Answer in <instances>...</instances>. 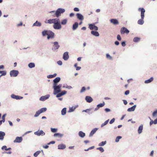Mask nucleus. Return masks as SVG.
Here are the masks:
<instances>
[{"mask_svg": "<svg viewBox=\"0 0 157 157\" xmlns=\"http://www.w3.org/2000/svg\"><path fill=\"white\" fill-rule=\"evenodd\" d=\"M62 86L61 84L53 85L52 88L54 90L53 93L54 95H56L61 92V88Z\"/></svg>", "mask_w": 157, "mask_h": 157, "instance_id": "f257e3e1", "label": "nucleus"}, {"mask_svg": "<svg viewBox=\"0 0 157 157\" xmlns=\"http://www.w3.org/2000/svg\"><path fill=\"white\" fill-rule=\"evenodd\" d=\"M141 10V19H139L137 22L138 24L142 25H143L144 22V21L143 20V19H144V13L145 12V10L143 8H139V10L140 11V10Z\"/></svg>", "mask_w": 157, "mask_h": 157, "instance_id": "f03ea898", "label": "nucleus"}, {"mask_svg": "<svg viewBox=\"0 0 157 157\" xmlns=\"http://www.w3.org/2000/svg\"><path fill=\"white\" fill-rule=\"evenodd\" d=\"M53 27L55 29H60L61 28L62 26L60 23L59 19L56 23H55L53 25Z\"/></svg>", "mask_w": 157, "mask_h": 157, "instance_id": "7ed1b4c3", "label": "nucleus"}, {"mask_svg": "<svg viewBox=\"0 0 157 157\" xmlns=\"http://www.w3.org/2000/svg\"><path fill=\"white\" fill-rule=\"evenodd\" d=\"M65 10L64 9L59 8L56 10V17H58L61 15V14L64 13Z\"/></svg>", "mask_w": 157, "mask_h": 157, "instance_id": "20e7f679", "label": "nucleus"}, {"mask_svg": "<svg viewBox=\"0 0 157 157\" xmlns=\"http://www.w3.org/2000/svg\"><path fill=\"white\" fill-rule=\"evenodd\" d=\"M19 74V71L17 70H12L10 72V75L11 77H16Z\"/></svg>", "mask_w": 157, "mask_h": 157, "instance_id": "39448f33", "label": "nucleus"}, {"mask_svg": "<svg viewBox=\"0 0 157 157\" xmlns=\"http://www.w3.org/2000/svg\"><path fill=\"white\" fill-rule=\"evenodd\" d=\"M53 44L54 45L53 46L52 49L53 51H56L59 48L60 46L57 42H55Z\"/></svg>", "mask_w": 157, "mask_h": 157, "instance_id": "423d86ee", "label": "nucleus"}, {"mask_svg": "<svg viewBox=\"0 0 157 157\" xmlns=\"http://www.w3.org/2000/svg\"><path fill=\"white\" fill-rule=\"evenodd\" d=\"M34 134L37 136H43L45 134V132L42 130L38 131L35 132H34Z\"/></svg>", "mask_w": 157, "mask_h": 157, "instance_id": "0eeeda50", "label": "nucleus"}, {"mask_svg": "<svg viewBox=\"0 0 157 157\" xmlns=\"http://www.w3.org/2000/svg\"><path fill=\"white\" fill-rule=\"evenodd\" d=\"M89 28L91 30L94 29L95 30L97 31L98 30V28L93 24H89Z\"/></svg>", "mask_w": 157, "mask_h": 157, "instance_id": "6e6552de", "label": "nucleus"}, {"mask_svg": "<svg viewBox=\"0 0 157 157\" xmlns=\"http://www.w3.org/2000/svg\"><path fill=\"white\" fill-rule=\"evenodd\" d=\"M55 33L51 31H49V33L47 35V39L48 40L50 38H54V37Z\"/></svg>", "mask_w": 157, "mask_h": 157, "instance_id": "1a4fd4ad", "label": "nucleus"}, {"mask_svg": "<svg viewBox=\"0 0 157 157\" xmlns=\"http://www.w3.org/2000/svg\"><path fill=\"white\" fill-rule=\"evenodd\" d=\"M59 19L58 18L49 19L47 21V23L50 24L53 23L54 24Z\"/></svg>", "mask_w": 157, "mask_h": 157, "instance_id": "9d476101", "label": "nucleus"}, {"mask_svg": "<svg viewBox=\"0 0 157 157\" xmlns=\"http://www.w3.org/2000/svg\"><path fill=\"white\" fill-rule=\"evenodd\" d=\"M121 34L124 33L128 34L129 33V31L125 27H123L121 29Z\"/></svg>", "mask_w": 157, "mask_h": 157, "instance_id": "9b49d317", "label": "nucleus"}, {"mask_svg": "<svg viewBox=\"0 0 157 157\" xmlns=\"http://www.w3.org/2000/svg\"><path fill=\"white\" fill-rule=\"evenodd\" d=\"M11 97L16 100L21 99L23 98V97L18 95H16L14 94H12L10 95Z\"/></svg>", "mask_w": 157, "mask_h": 157, "instance_id": "f8f14e48", "label": "nucleus"}, {"mask_svg": "<svg viewBox=\"0 0 157 157\" xmlns=\"http://www.w3.org/2000/svg\"><path fill=\"white\" fill-rule=\"evenodd\" d=\"M23 140V139L22 137H18L17 136L16 137L15 139L14 140V143H21Z\"/></svg>", "mask_w": 157, "mask_h": 157, "instance_id": "ddd939ff", "label": "nucleus"}, {"mask_svg": "<svg viewBox=\"0 0 157 157\" xmlns=\"http://www.w3.org/2000/svg\"><path fill=\"white\" fill-rule=\"evenodd\" d=\"M49 94H47L45 96H42L40 98V100L42 101H44L48 99L50 97Z\"/></svg>", "mask_w": 157, "mask_h": 157, "instance_id": "4468645a", "label": "nucleus"}, {"mask_svg": "<svg viewBox=\"0 0 157 157\" xmlns=\"http://www.w3.org/2000/svg\"><path fill=\"white\" fill-rule=\"evenodd\" d=\"M105 105V102L104 101H103L102 103L98 104L97 105V107L95 109L94 111H96L98 110L99 108L103 107Z\"/></svg>", "mask_w": 157, "mask_h": 157, "instance_id": "2eb2a0df", "label": "nucleus"}, {"mask_svg": "<svg viewBox=\"0 0 157 157\" xmlns=\"http://www.w3.org/2000/svg\"><path fill=\"white\" fill-rule=\"evenodd\" d=\"M69 58L68 53L67 52H64L63 55V59L64 60H67Z\"/></svg>", "mask_w": 157, "mask_h": 157, "instance_id": "dca6fc26", "label": "nucleus"}, {"mask_svg": "<svg viewBox=\"0 0 157 157\" xmlns=\"http://www.w3.org/2000/svg\"><path fill=\"white\" fill-rule=\"evenodd\" d=\"M60 79L61 78L59 77H57L56 78L53 80V85L58 84V83L60 81Z\"/></svg>", "mask_w": 157, "mask_h": 157, "instance_id": "f3484780", "label": "nucleus"}, {"mask_svg": "<svg viewBox=\"0 0 157 157\" xmlns=\"http://www.w3.org/2000/svg\"><path fill=\"white\" fill-rule=\"evenodd\" d=\"M78 105H77L75 106H73L71 107H70L69 108V110L68 111V112L69 113H70L74 111L75 109L78 107Z\"/></svg>", "mask_w": 157, "mask_h": 157, "instance_id": "a211bd4d", "label": "nucleus"}, {"mask_svg": "<svg viewBox=\"0 0 157 157\" xmlns=\"http://www.w3.org/2000/svg\"><path fill=\"white\" fill-rule=\"evenodd\" d=\"M85 99L86 101L88 103H90L93 101V98L90 96H86L85 97Z\"/></svg>", "mask_w": 157, "mask_h": 157, "instance_id": "6ab92c4d", "label": "nucleus"}, {"mask_svg": "<svg viewBox=\"0 0 157 157\" xmlns=\"http://www.w3.org/2000/svg\"><path fill=\"white\" fill-rule=\"evenodd\" d=\"M77 17L78 19L80 20H82L84 19L83 16L80 13H77L76 14Z\"/></svg>", "mask_w": 157, "mask_h": 157, "instance_id": "aec40b11", "label": "nucleus"}, {"mask_svg": "<svg viewBox=\"0 0 157 157\" xmlns=\"http://www.w3.org/2000/svg\"><path fill=\"white\" fill-rule=\"evenodd\" d=\"M136 107V105H134L131 108H129L127 109V111L129 112L134 111Z\"/></svg>", "mask_w": 157, "mask_h": 157, "instance_id": "412c9836", "label": "nucleus"}, {"mask_svg": "<svg viewBox=\"0 0 157 157\" xmlns=\"http://www.w3.org/2000/svg\"><path fill=\"white\" fill-rule=\"evenodd\" d=\"M98 129V128H95L93 129L90 134L89 136L91 137L96 132Z\"/></svg>", "mask_w": 157, "mask_h": 157, "instance_id": "4be33fe9", "label": "nucleus"}, {"mask_svg": "<svg viewBox=\"0 0 157 157\" xmlns=\"http://www.w3.org/2000/svg\"><path fill=\"white\" fill-rule=\"evenodd\" d=\"M110 21L115 25H116L119 24L118 21L117 20L115 19H112L110 20Z\"/></svg>", "mask_w": 157, "mask_h": 157, "instance_id": "5701e85b", "label": "nucleus"}, {"mask_svg": "<svg viewBox=\"0 0 157 157\" xmlns=\"http://www.w3.org/2000/svg\"><path fill=\"white\" fill-rule=\"evenodd\" d=\"M63 136V134L60 133H55L53 135L54 137H58L59 138H62Z\"/></svg>", "mask_w": 157, "mask_h": 157, "instance_id": "b1692460", "label": "nucleus"}, {"mask_svg": "<svg viewBox=\"0 0 157 157\" xmlns=\"http://www.w3.org/2000/svg\"><path fill=\"white\" fill-rule=\"evenodd\" d=\"M143 124H141L139 126L138 129V132L139 134H140L142 132L143 130Z\"/></svg>", "mask_w": 157, "mask_h": 157, "instance_id": "393cba45", "label": "nucleus"}, {"mask_svg": "<svg viewBox=\"0 0 157 157\" xmlns=\"http://www.w3.org/2000/svg\"><path fill=\"white\" fill-rule=\"evenodd\" d=\"M5 135V133L4 132L2 131H0V140H3Z\"/></svg>", "mask_w": 157, "mask_h": 157, "instance_id": "a878e982", "label": "nucleus"}, {"mask_svg": "<svg viewBox=\"0 0 157 157\" xmlns=\"http://www.w3.org/2000/svg\"><path fill=\"white\" fill-rule=\"evenodd\" d=\"M42 24L40 22L38 21H36L35 23H34L33 25V26H37V27H40L41 26Z\"/></svg>", "mask_w": 157, "mask_h": 157, "instance_id": "bb28decb", "label": "nucleus"}, {"mask_svg": "<svg viewBox=\"0 0 157 157\" xmlns=\"http://www.w3.org/2000/svg\"><path fill=\"white\" fill-rule=\"evenodd\" d=\"M91 33L95 36H98L99 35L98 32L96 31H92L91 32Z\"/></svg>", "mask_w": 157, "mask_h": 157, "instance_id": "cd10ccee", "label": "nucleus"}, {"mask_svg": "<svg viewBox=\"0 0 157 157\" xmlns=\"http://www.w3.org/2000/svg\"><path fill=\"white\" fill-rule=\"evenodd\" d=\"M78 27V23L77 22H75L73 24L72 26V29L73 30H75Z\"/></svg>", "mask_w": 157, "mask_h": 157, "instance_id": "c85d7f7f", "label": "nucleus"}, {"mask_svg": "<svg viewBox=\"0 0 157 157\" xmlns=\"http://www.w3.org/2000/svg\"><path fill=\"white\" fill-rule=\"evenodd\" d=\"M79 136L81 138H83L86 136L85 133L82 131H80L78 133Z\"/></svg>", "mask_w": 157, "mask_h": 157, "instance_id": "c756f323", "label": "nucleus"}, {"mask_svg": "<svg viewBox=\"0 0 157 157\" xmlns=\"http://www.w3.org/2000/svg\"><path fill=\"white\" fill-rule=\"evenodd\" d=\"M58 147L59 149H64L66 147V145L63 144H59Z\"/></svg>", "mask_w": 157, "mask_h": 157, "instance_id": "7c9ffc66", "label": "nucleus"}, {"mask_svg": "<svg viewBox=\"0 0 157 157\" xmlns=\"http://www.w3.org/2000/svg\"><path fill=\"white\" fill-rule=\"evenodd\" d=\"M49 30H44L42 31V34L43 36H45L46 35H48Z\"/></svg>", "mask_w": 157, "mask_h": 157, "instance_id": "2f4dec72", "label": "nucleus"}, {"mask_svg": "<svg viewBox=\"0 0 157 157\" xmlns=\"http://www.w3.org/2000/svg\"><path fill=\"white\" fill-rule=\"evenodd\" d=\"M67 112V108H64L62 109L61 111V115L63 116L65 115Z\"/></svg>", "mask_w": 157, "mask_h": 157, "instance_id": "473e14b6", "label": "nucleus"}, {"mask_svg": "<svg viewBox=\"0 0 157 157\" xmlns=\"http://www.w3.org/2000/svg\"><path fill=\"white\" fill-rule=\"evenodd\" d=\"M153 80V77H151L150 78L147 80H146L145 81L144 83H148L151 82Z\"/></svg>", "mask_w": 157, "mask_h": 157, "instance_id": "72a5a7b5", "label": "nucleus"}, {"mask_svg": "<svg viewBox=\"0 0 157 157\" xmlns=\"http://www.w3.org/2000/svg\"><path fill=\"white\" fill-rule=\"evenodd\" d=\"M28 67L30 68H33L35 67V64L33 63H30L28 64Z\"/></svg>", "mask_w": 157, "mask_h": 157, "instance_id": "f704fd0d", "label": "nucleus"}, {"mask_svg": "<svg viewBox=\"0 0 157 157\" xmlns=\"http://www.w3.org/2000/svg\"><path fill=\"white\" fill-rule=\"evenodd\" d=\"M67 22V20L66 19H65L62 20L61 21V24L62 25H65Z\"/></svg>", "mask_w": 157, "mask_h": 157, "instance_id": "c9c22d12", "label": "nucleus"}, {"mask_svg": "<svg viewBox=\"0 0 157 157\" xmlns=\"http://www.w3.org/2000/svg\"><path fill=\"white\" fill-rule=\"evenodd\" d=\"M109 119H108L105 122L103 123H102L101 124V127L102 128L105 125H106L108 123V122L109 121Z\"/></svg>", "mask_w": 157, "mask_h": 157, "instance_id": "e433bc0d", "label": "nucleus"}, {"mask_svg": "<svg viewBox=\"0 0 157 157\" xmlns=\"http://www.w3.org/2000/svg\"><path fill=\"white\" fill-rule=\"evenodd\" d=\"M47 110V108H41L39 110H38L40 112V114L44 113Z\"/></svg>", "mask_w": 157, "mask_h": 157, "instance_id": "4c0bfd02", "label": "nucleus"}, {"mask_svg": "<svg viewBox=\"0 0 157 157\" xmlns=\"http://www.w3.org/2000/svg\"><path fill=\"white\" fill-rule=\"evenodd\" d=\"M106 141H102L98 144V146H104L106 144Z\"/></svg>", "mask_w": 157, "mask_h": 157, "instance_id": "58836bf2", "label": "nucleus"}, {"mask_svg": "<svg viewBox=\"0 0 157 157\" xmlns=\"http://www.w3.org/2000/svg\"><path fill=\"white\" fill-rule=\"evenodd\" d=\"M49 13L51 14V16H54L55 15L56 16V11H52L49 12Z\"/></svg>", "mask_w": 157, "mask_h": 157, "instance_id": "ea45409f", "label": "nucleus"}, {"mask_svg": "<svg viewBox=\"0 0 157 157\" xmlns=\"http://www.w3.org/2000/svg\"><path fill=\"white\" fill-rule=\"evenodd\" d=\"M152 115L154 117H157V110H155L152 113Z\"/></svg>", "mask_w": 157, "mask_h": 157, "instance_id": "a19ab883", "label": "nucleus"}, {"mask_svg": "<svg viewBox=\"0 0 157 157\" xmlns=\"http://www.w3.org/2000/svg\"><path fill=\"white\" fill-rule=\"evenodd\" d=\"M91 109H86V110H83L82 111V112H87L89 114H90V113H90V110H91Z\"/></svg>", "mask_w": 157, "mask_h": 157, "instance_id": "79ce46f5", "label": "nucleus"}, {"mask_svg": "<svg viewBox=\"0 0 157 157\" xmlns=\"http://www.w3.org/2000/svg\"><path fill=\"white\" fill-rule=\"evenodd\" d=\"M140 40V38L138 37H135L133 39V41L135 42H137L139 41Z\"/></svg>", "mask_w": 157, "mask_h": 157, "instance_id": "37998d69", "label": "nucleus"}, {"mask_svg": "<svg viewBox=\"0 0 157 157\" xmlns=\"http://www.w3.org/2000/svg\"><path fill=\"white\" fill-rule=\"evenodd\" d=\"M40 152L41 151H37L33 155L35 157H36L38 156V155H39L40 153Z\"/></svg>", "mask_w": 157, "mask_h": 157, "instance_id": "c03bdc74", "label": "nucleus"}, {"mask_svg": "<svg viewBox=\"0 0 157 157\" xmlns=\"http://www.w3.org/2000/svg\"><path fill=\"white\" fill-rule=\"evenodd\" d=\"M106 57L109 60H112L113 59L112 57L109 54H106Z\"/></svg>", "mask_w": 157, "mask_h": 157, "instance_id": "a18cd8bd", "label": "nucleus"}, {"mask_svg": "<svg viewBox=\"0 0 157 157\" xmlns=\"http://www.w3.org/2000/svg\"><path fill=\"white\" fill-rule=\"evenodd\" d=\"M122 138V137L121 136H119L117 137L115 139V141L116 142H118L119 140Z\"/></svg>", "mask_w": 157, "mask_h": 157, "instance_id": "49530a36", "label": "nucleus"}, {"mask_svg": "<svg viewBox=\"0 0 157 157\" xmlns=\"http://www.w3.org/2000/svg\"><path fill=\"white\" fill-rule=\"evenodd\" d=\"M40 114V112L39 110L37 111L35 115H34V117H38Z\"/></svg>", "mask_w": 157, "mask_h": 157, "instance_id": "de8ad7c7", "label": "nucleus"}, {"mask_svg": "<svg viewBox=\"0 0 157 157\" xmlns=\"http://www.w3.org/2000/svg\"><path fill=\"white\" fill-rule=\"evenodd\" d=\"M6 116V114H3L2 117V120L1 121L2 122H4L5 121V117Z\"/></svg>", "mask_w": 157, "mask_h": 157, "instance_id": "09e8293b", "label": "nucleus"}, {"mask_svg": "<svg viewBox=\"0 0 157 157\" xmlns=\"http://www.w3.org/2000/svg\"><path fill=\"white\" fill-rule=\"evenodd\" d=\"M97 149L100 151L101 152H103L104 151L103 148L101 147H98L97 148Z\"/></svg>", "mask_w": 157, "mask_h": 157, "instance_id": "8fccbe9b", "label": "nucleus"}, {"mask_svg": "<svg viewBox=\"0 0 157 157\" xmlns=\"http://www.w3.org/2000/svg\"><path fill=\"white\" fill-rule=\"evenodd\" d=\"M51 132H57V129L56 128H51Z\"/></svg>", "mask_w": 157, "mask_h": 157, "instance_id": "3c124183", "label": "nucleus"}, {"mask_svg": "<svg viewBox=\"0 0 157 157\" xmlns=\"http://www.w3.org/2000/svg\"><path fill=\"white\" fill-rule=\"evenodd\" d=\"M86 90V88H85V87H83L81 90V91H80V92L81 93H82L84 92Z\"/></svg>", "mask_w": 157, "mask_h": 157, "instance_id": "603ef678", "label": "nucleus"}, {"mask_svg": "<svg viewBox=\"0 0 157 157\" xmlns=\"http://www.w3.org/2000/svg\"><path fill=\"white\" fill-rule=\"evenodd\" d=\"M60 93L63 96L65 94L67 93V91L65 90H63L62 92L61 91Z\"/></svg>", "mask_w": 157, "mask_h": 157, "instance_id": "864d4df0", "label": "nucleus"}, {"mask_svg": "<svg viewBox=\"0 0 157 157\" xmlns=\"http://www.w3.org/2000/svg\"><path fill=\"white\" fill-rule=\"evenodd\" d=\"M56 95V97L57 98H59L60 97L62 96V94L60 93V92L58 93Z\"/></svg>", "mask_w": 157, "mask_h": 157, "instance_id": "5fc2aeb1", "label": "nucleus"}, {"mask_svg": "<svg viewBox=\"0 0 157 157\" xmlns=\"http://www.w3.org/2000/svg\"><path fill=\"white\" fill-rule=\"evenodd\" d=\"M115 121V119L114 118H113L109 122V124H112L113 123H114Z\"/></svg>", "mask_w": 157, "mask_h": 157, "instance_id": "6e6d98bb", "label": "nucleus"}, {"mask_svg": "<svg viewBox=\"0 0 157 157\" xmlns=\"http://www.w3.org/2000/svg\"><path fill=\"white\" fill-rule=\"evenodd\" d=\"M149 118L151 120V121L150 122V125L151 126L153 124H154V121L150 117H149Z\"/></svg>", "mask_w": 157, "mask_h": 157, "instance_id": "4d7b16f0", "label": "nucleus"}, {"mask_svg": "<svg viewBox=\"0 0 157 157\" xmlns=\"http://www.w3.org/2000/svg\"><path fill=\"white\" fill-rule=\"evenodd\" d=\"M117 39L119 41H120L121 40V36L119 35H117Z\"/></svg>", "mask_w": 157, "mask_h": 157, "instance_id": "13d9d810", "label": "nucleus"}, {"mask_svg": "<svg viewBox=\"0 0 157 157\" xmlns=\"http://www.w3.org/2000/svg\"><path fill=\"white\" fill-rule=\"evenodd\" d=\"M57 64L60 66H61L62 64V62L61 61L59 60L57 62Z\"/></svg>", "mask_w": 157, "mask_h": 157, "instance_id": "bf43d9fd", "label": "nucleus"}, {"mask_svg": "<svg viewBox=\"0 0 157 157\" xmlns=\"http://www.w3.org/2000/svg\"><path fill=\"white\" fill-rule=\"evenodd\" d=\"M74 11L76 12H78L79 11V10L78 8L77 7H75L74 9Z\"/></svg>", "mask_w": 157, "mask_h": 157, "instance_id": "052dcab7", "label": "nucleus"}, {"mask_svg": "<svg viewBox=\"0 0 157 157\" xmlns=\"http://www.w3.org/2000/svg\"><path fill=\"white\" fill-rule=\"evenodd\" d=\"M55 143V141H52L48 143L47 144L48 145H50V144H54Z\"/></svg>", "mask_w": 157, "mask_h": 157, "instance_id": "680f3d73", "label": "nucleus"}, {"mask_svg": "<svg viewBox=\"0 0 157 157\" xmlns=\"http://www.w3.org/2000/svg\"><path fill=\"white\" fill-rule=\"evenodd\" d=\"M105 110L106 112H107V113L110 112L111 111L110 109L109 108H105Z\"/></svg>", "mask_w": 157, "mask_h": 157, "instance_id": "e2e57ef3", "label": "nucleus"}, {"mask_svg": "<svg viewBox=\"0 0 157 157\" xmlns=\"http://www.w3.org/2000/svg\"><path fill=\"white\" fill-rule=\"evenodd\" d=\"M6 71H4L3 72H2V74H1V76H5L6 75Z\"/></svg>", "mask_w": 157, "mask_h": 157, "instance_id": "0e129e2a", "label": "nucleus"}, {"mask_svg": "<svg viewBox=\"0 0 157 157\" xmlns=\"http://www.w3.org/2000/svg\"><path fill=\"white\" fill-rule=\"evenodd\" d=\"M129 93V90H127L124 93V94L125 95H127Z\"/></svg>", "mask_w": 157, "mask_h": 157, "instance_id": "69168bd1", "label": "nucleus"}, {"mask_svg": "<svg viewBox=\"0 0 157 157\" xmlns=\"http://www.w3.org/2000/svg\"><path fill=\"white\" fill-rule=\"evenodd\" d=\"M1 149L2 150L5 149L6 150V149H7V147L6 146H3L2 147Z\"/></svg>", "mask_w": 157, "mask_h": 157, "instance_id": "338daca9", "label": "nucleus"}, {"mask_svg": "<svg viewBox=\"0 0 157 157\" xmlns=\"http://www.w3.org/2000/svg\"><path fill=\"white\" fill-rule=\"evenodd\" d=\"M47 78H53V75H49L47 76Z\"/></svg>", "mask_w": 157, "mask_h": 157, "instance_id": "774afa93", "label": "nucleus"}]
</instances>
